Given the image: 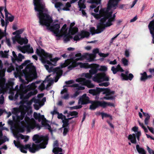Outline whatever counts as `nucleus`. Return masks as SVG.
Segmentation results:
<instances>
[{"instance_id":"5701e85b","label":"nucleus","mask_w":154,"mask_h":154,"mask_svg":"<svg viewBox=\"0 0 154 154\" xmlns=\"http://www.w3.org/2000/svg\"><path fill=\"white\" fill-rule=\"evenodd\" d=\"M136 136V134H130L128 136V139L130 140L131 143L136 144L137 143Z\"/></svg>"},{"instance_id":"cd10ccee","label":"nucleus","mask_w":154,"mask_h":154,"mask_svg":"<svg viewBox=\"0 0 154 154\" xmlns=\"http://www.w3.org/2000/svg\"><path fill=\"white\" fill-rule=\"evenodd\" d=\"M69 87L71 88H77V89L79 90H83L85 89L84 87L79 86V85L77 84H75L70 85H64L63 87Z\"/></svg>"},{"instance_id":"09e8293b","label":"nucleus","mask_w":154,"mask_h":154,"mask_svg":"<svg viewBox=\"0 0 154 154\" xmlns=\"http://www.w3.org/2000/svg\"><path fill=\"white\" fill-rule=\"evenodd\" d=\"M38 88L41 91L45 90V88L44 84L43 83H42L41 85L39 86Z\"/></svg>"},{"instance_id":"412c9836","label":"nucleus","mask_w":154,"mask_h":154,"mask_svg":"<svg viewBox=\"0 0 154 154\" xmlns=\"http://www.w3.org/2000/svg\"><path fill=\"white\" fill-rule=\"evenodd\" d=\"M53 72V73H56L57 75H61L62 74V71L60 69L59 67H57L53 68L52 67H50L49 72Z\"/></svg>"},{"instance_id":"f257e3e1","label":"nucleus","mask_w":154,"mask_h":154,"mask_svg":"<svg viewBox=\"0 0 154 154\" xmlns=\"http://www.w3.org/2000/svg\"><path fill=\"white\" fill-rule=\"evenodd\" d=\"M45 7L41 5L40 7L35 8V10L39 12L37 16L39 19V22L42 26H45L48 30L53 32L56 34V36L60 38L61 36L59 35L60 27L59 24H56L51 26V24L52 22V18L49 14L44 13Z\"/></svg>"},{"instance_id":"2eb2a0df","label":"nucleus","mask_w":154,"mask_h":154,"mask_svg":"<svg viewBox=\"0 0 154 154\" xmlns=\"http://www.w3.org/2000/svg\"><path fill=\"white\" fill-rule=\"evenodd\" d=\"M97 108L99 107H101L103 108H105L107 106L114 107V104L112 103L107 102L105 101H97Z\"/></svg>"},{"instance_id":"1a4fd4ad","label":"nucleus","mask_w":154,"mask_h":154,"mask_svg":"<svg viewBox=\"0 0 154 154\" xmlns=\"http://www.w3.org/2000/svg\"><path fill=\"white\" fill-rule=\"evenodd\" d=\"M24 120L26 122V128L27 132H29L31 129H32L36 126L37 124L34 119H31L28 116H26Z\"/></svg>"},{"instance_id":"4d7b16f0","label":"nucleus","mask_w":154,"mask_h":154,"mask_svg":"<svg viewBox=\"0 0 154 154\" xmlns=\"http://www.w3.org/2000/svg\"><path fill=\"white\" fill-rule=\"evenodd\" d=\"M5 35V32H2L0 29V40Z\"/></svg>"},{"instance_id":"052dcab7","label":"nucleus","mask_w":154,"mask_h":154,"mask_svg":"<svg viewBox=\"0 0 154 154\" xmlns=\"http://www.w3.org/2000/svg\"><path fill=\"white\" fill-rule=\"evenodd\" d=\"M119 34H117L116 35L115 37H113V38H112L111 40H110V42H109V45H111V44H112V43H113V41L119 35Z\"/></svg>"},{"instance_id":"f8f14e48","label":"nucleus","mask_w":154,"mask_h":154,"mask_svg":"<svg viewBox=\"0 0 154 154\" xmlns=\"http://www.w3.org/2000/svg\"><path fill=\"white\" fill-rule=\"evenodd\" d=\"M86 0H79L78 2V4L80 8L79 11H81L82 9H85L86 6L85 4ZM87 2L91 4H95L98 5L100 3V1L98 0H88Z\"/></svg>"},{"instance_id":"72a5a7b5","label":"nucleus","mask_w":154,"mask_h":154,"mask_svg":"<svg viewBox=\"0 0 154 154\" xmlns=\"http://www.w3.org/2000/svg\"><path fill=\"white\" fill-rule=\"evenodd\" d=\"M103 14V12H101L100 11V14H97L94 13H92V15L96 19H100Z\"/></svg>"},{"instance_id":"9d476101","label":"nucleus","mask_w":154,"mask_h":154,"mask_svg":"<svg viewBox=\"0 0 154 154\" xmlns=\"http://www.w3.org/2000/svg\"><path fill=\"white\" fill-rule=\"evenodd\" d=\"M93 80L98 83H100L103 81H108L109 78L106 76L105 72L99 73L95 75Z\"/></svg>"},{"instance_id":"49530a36","label":"nucleus","mask_w":154,"mask_h":154,"mask_svg":"<svg viewBox=\"0 0 154 154\" xmlns=\"http://www.w3.org/2000/svg\"><path fill=\"white\" fill-rule=\"evenodd\" d=\"M69 131V127H68V128H64L63 132V136H66L67 133Z\"/></svg>"},{"instance_id":"8fccbe9b","label":"nucleus","mask_w":154,"mask_h":154,"mask_svg":"<svg viewBox=\"0 0 154 154\" xmlns=\"http://www.w3.org/2000/svg\"><path fill=\"white\" fill-rule=\"evenodd\" d=\"M109 85V82H105L100 83L99 84V85L100 86L107 87Z\"/></svg>"},{"instance_id":"7c9ffc66","label":"nucleus","mask_w":154,"mask_h":154,"mask_svg":"<svg viewBox=\"0 0 154 154\" xmlns=\"http://www.w3.org/2000/svg\"><path fill=\"white\" fill-rule=\"evenodd\" d=\"M107 22L105 24L103 28V31L105 29L106 27H109L113 25L112 22H113L109 18L108 19Z\"/></svg>"},{"instance_id":"e2e57ef3","label":"nucleus","mask_w":154,"mask_h":154,"mask_svg":"<svg viewBox=\"0 0 154 154\" xmlns=\"http://www.w3.org/2000/svg\"><path fill=\"white\" fill-rule=\"evenodd\" d=\"M23 31V29H21L16 31V32H17V35H19L21 34Z\"/></svg>"},{"instance_id":"6ab92c4d","label":"nucleus","mask_w":154,"mask_h":154,"mask_svg":"<svg viewBox=\"0 0 154 154\" xmlns=\"http://www.w3.org/2000/svg\"><path fill=\"white\" fill-rule=\"evenodd\" d=\"M120 1V0H109L108 3V8L110 9L112 8L115 7Z\"/></svg>"},{"instance_id":"6e6d98bb","label":"nucleus","mask_w":154,"mask_h":154,"mask_svg":"<svg viewBox=\"0 0 154 154\" xmlns=\"http://www.w3.org/2000/svg\"><path fill=\"white\" fill-rule=\"evenodd\" d=\"M147 149L149 154H154V150L150 149L148 146H147Z\"/></svg>"},{"instance_id":"4be33fe9","label":"nucleus","mask_w":154,"mask_h":154,"mask_svg":"<svg viewBox=\"0 0 154 154\" xmlns=\"http://www.w3.org/2000/svg\"><path fill=\"white\" fill-rule=\"evenodd\" d=\"M120 76L122 80H129L131 81L134 78V75L132 73H129L128 75H125L124 73H122Z\"/></svg>"},{"instance_id":"c756f323","label":"nucleus","mask_w":154,"mask_h":154,"mask_svg":"<svg viewBox=\"0 0 154 154\" xmlns=\"http://www.w3.org/2000/svg\"><path fill=\"white\" fill-rule=\"evenodd\" d=\"M23 49H24L28 53H33V50L32 47H30V45H27L24 47L23 48Z\"/></svg>"},{"instance_id":"ea45409f","label":"nucleus","mask_w":154,"mask_h":154,"mask_svg":"<svg viewBox=\"0 0 154 154\" xmlns=\"http://www.w3.org/2000/svg\"><path fill=\"white\" fill-rule=\"evenodd\" d=\"M62 122L63 123V127L68 128V127H69V123L68 122L66 121V119H64L62 120Z\"/></svg>"},{"instance_id":"423d86ee","label":"nucleus","mask_w":154,"mask_h":154,"mask_svg":"<svg viewBox=\"0 0 154 154\" xmlns=\"http://www.w3.org/2000/svg\"><path fill=\"white\" fill-rule=\"evenodd\" d=\"M88 97L87 96L86 94L82 95L79 100V103H81L82 105L87 104L91 103V105L90 106L89 109L91 110H94L97 108V101L90 100Z\"/></svg>"},{"instance_id":"a878e982","label":"nucleus","mask_w":154,"mask_h":154,"mask_svg":"<svg viewBox=\"0 0 154 154\" xmlns=\"http://www.w3.org/2000/svg\"><path fill=\"white\" fill-rule=\"evenodd\" d=\"M78 31V28L77 27H69V33L71 35H75Z\"/></svg>"},{"instance_id":"de8ad7c7","label":"nucleus","mask_w":154,"mask_h":154,"mask_svg":"<svg viewBox=\"0 0 154 154\" xmlns=\"http://www.w3.org/2000/svg\"><path fill=\"white\" fill-rule=\"evenodd\" d=\"M14 67L12 65H11L7 69V72H11L13 70H14Z\"/></svg>"},{"instance_id":"c03bdc74","label":"nucleus","mask_w":154,"mask_h":154,"mask_svg":"<svg viewBox=\"0 0 154 154\" xmlns=\"http://www.w3.org/2000/svg\"><path fill=\"white\" fill-rule=\"evenodd\" d=\"M78 112L76 111H73L72 112H69V115H70V116H75L74 117H75V118H76L78 117Z\"/></svg>"},{"instance_id":"338daca9","label":"nucleus","mask_w":154,"mask_h":154,"mask_svg":"<svg viewBox=\"0 0 154 154\" xmlns=\"http://www.w3.org/2000/svg\"><path fill=\"white\" fill-rule=\"evenodd\" d=\"M53 146L54 147H58L59 146L58 141L56 140L54 142L53 144Z\"/></svg>"},{"instance_id":"13d9d810","label":"nucleus","mask_w":154,"mask_h":154,"mask_svg":"<svg viewBox=\"0 0 154 154\" xmlns=\"http://www.w3.org/2000/svg\"><path fill=\"white\" fill-rule=\"evenodd\" d=\"M111 70L112 71L114 74H116L117 72H118L116 68L114 66L112 67Z\"/></svg>"},{"instance_id":"7ed1b4c3","label":"nucleus","mask_w":154,"mask_h":154,"mask_svg":"<svg viewBox=\"0 0 154 154\" xmlns=\"http://www.w3.org/2000/svg\"><path fill=\"white\" fill-rule=\"evenodd\" d=\"M103 92L102 94H105L106 96L103 97L101 99L106 100H112L114 98L113 96H110L115 94L114 91H111L109 88H100L97 87L96 89H89L88 92L93 96H95V99L98 100L99 99L100 93Z\"/></svg>"},{"instance_id":"680f3d73","label":"nucleus","mask_w":154,"mask_h":154,"mask_svg":"<svg viewBox=\"0 0 154 154\" xmlns=\"http://www.w3.org/2000/svg\"><path fill=\"white\" fill-rule=\"evenodd\" d=\"M141 135V132L140 131H137L136 133V138H137V140L138 141L140 140V136Z\"/></svg>"},{"instance_id":"f3484780","label":"nucleus","mask_w":154,"mask_h":154,"mask_svg":"<svg viewBox=\"0 0 154 154\" xmlns=\"http://www.w3.org/2000/svg\"><path fill=\"white\" fill-rule=\"evenodd\" d=\"M18 38L19 39L17 40V42L18 43L21 45L23 44H26L28 42V41L26 38H21L20 36L17 37V36H15L14 38H13V41L14 42L15 41L17 40Z\"/></svg>"},{"instance_id":"a19ab883","label":"nucleus","mask_w":154,"mask_h":154,"mask_svg":"<svg viewBox=\"0 0 154 154\" xmlns=\"http://www.w3.org/2000/svg\"><path fill=\"white\" fill-rule=\"evenodd\" d=\"M24 57L21 54H18V57L16 59V60L18 62H21L22 61V60L24 59Z\"/></svg>"},{"instance_id":"f03ea898","label":"nucleus","mask_w":154,"mask_h":154,"mask_svg":"<svg viewBox=\"0 0 154 154\" xmlns=\"http://www.w3.org/2000/svg\"><path fill=\"white\" fill-rule=\"evenodd\" d=\"M20 80L22 84L20 85V90L17 91L14 97L15 100H17L19 95H20V99L21 100L20 103L21 104L23 105L26 101V99H28L31 96L35 95L36 94V92L35 91H31L26 95H24V94L30 90L31 86L29 85L27 86L25 85V84H27L26 83V81H25L21 79H20Z\"/></svg>"},{"instance_id":"a211bd4d","label":"nucleus","mask_w":154,"mask_h":154,"mask_svg":"<svg viewBox=\"0 0 154 154\" xmlns=\"http://www.w3.org/2000/svg\"><path fill=\"white\" fill-rule=\"evenodd\" d=\"M98 67L99 65L97 64H91V69L89 70V72L92 75L96 74L98 71Z\"/></svg>"},{"instance_id":"4c0bfd02","label":"nucleus","mask_w":154,"mask_h":154,"mask_svg":"<svg viewBox=\"0 0 154 154\" xmlns=\"http://www.w3.org/2000/svg\"><path fill=\"white\" fill-rule=\"evenodd\" d=\"M67 25L66 24H64L62 27L61 29V32L63 34L67 33V28H66Z\"/></svg>"},{"instance_id":"e433bc0d","label":"nucleus","mask_w":154,"mask_h":154,"mask_svg":"<svg viewBox=\"0 0 154 154\" xmlns=\"http://www.w3.org/2000/svg\"><path fill=\"white\" fill-rule=\"evenodd\" d=\"M99 114H101L102 117V118L103 119L104 117H109V119L111 121H112V116H110L109 114H108L106 113H99Z\"/></svg>"},{"instance_id":"3c124183","label":"nucleus","mask_w":154,"mask_h":154,"mask_svg":"<svg viewBox=\"0 0 154 154\" xmlns=\"http://www.w3.org/2000/svg\"><path fill=\"white\" fill-rule=\"evenodd\" d=\"M3 94H2L0 97V104H2L4 102V97L3 96Z\"/></svg>"},{"instance_id":"0eeeda50","label":"nucleus","mask_w":154,"mask_h":154,"mask_svg":"<svg viewBox=\"0 0 154 154\" xmlns=\"http://www.w3.org/2000/svg\"><path fill=\"white\" fill-rule=\"evenodd\" d=\"M103 17L101 18L100 22L97 25L96 29L94 27H92L90 28V32L92 35L99 33L103 31V28L105 24V23L108 19L103 13L101 16V17Z\"/></svg>"},{"instance_id":"58836bf2","label":"nucleus","mask_w":154,"mask_h":154,"mask_svg":"<svg viewBox=\"0 0 154 154\" xmlns=\"http://www.w3.org/2000/svg\"><path fill=\"white\" fill-rule=\"evenodd\" d=\"M71 6L70 3L68 2L66 4L65 7H64L62 9L64 11H69L70 10L69 8H70Z\"/></svg>"},{"instance_id":"ddd939ff","label":"nucleus","mask_w":154,"mask_h":154,"mask_svg":"<svg viewBox=\"0 0 154 154\" xmlns=\"http://www.w3.org/2000/svg\"><path fill=\"white\" fill-rule=\"evenodd\" d=\"M77 82H80V84L82 85L87 86L89 88H94V85L91 83V81L89 80H87L83 78H80L76 79Z\"/></svg>"},{"instance_id":"bb28decb","label":"nucleus","mask_w":154,"mask_h":154,"mask_svg":"<svg viewBox=\"0 0 154 154\" xmlns=\"http://www.w3.org/2000/svg\"><path fill=\"white\" fill-rule=\"evenodd\" d=\"M136 148L138 152L140 154H146V152L143 148L140 147L139 145L137 144Z\"/></svg>"},{"instance_id":"864d4df0","label":"nucleus","mask_w":154,"mask_h":154,"mask_svg":"<svg viewBox=\"0 0 154 154\" xmlns=\"http://www.w3.org/2000/svg\"><path fill=\"white\" fill-rule=\"evenodd\" d=\"M116 68L117 69V70L119 71H120L121 72H124V70L122 69V68L121 67L120 65L119 64H118L117 65Z\"/></svg>"},{"instance_id":"39448f33","label":"nucleus","mask_w":154,"mask_h":154,"mask_svg":"<svg viewBox=\"0 0 154 154\" xmlns=\"http://www.w3.org/2000/svg\"><path fill=\"white\" fill-rule=\"evenodd\" d=\"M82 57L76 58L74 59L73 58H71L70 59H67L65 60L64 63L61 64V67L62 68L65 67L68 65H69L67 67L69 70H71L73 68L76 67L79 65H80V67L81 68H84L85 69L90 68L91 66V64H89L87 63H77V61L79 60H82Z\"/></svg>"},{"instance_id":"5fc2aeb1","label":"nucleus","mask_w":154,"mask_h":154,"mask_svg":"<svg viewBox=\"0 0 154 154\" xmlns=\"http://www.w3.org/2000/svg\"><path fill=\"white\" fill-rule=\"evenodd\" d=\"M92 75L90 73H87L85 74V77L88 79H91Z\"/></svg>"},{"instance_id":"6e6552de","label":"nucleus","mask_w":154,"mask_h":154,"mask_svg":"<svg viewBox=\"0 0 154 154\" xmlns=\"http://www.w3.org/2000/svg\"><path fill=\"white\" fill-rule=\"evenodd\" d=\"M48 137L47 136L41 137L35 141L36 143H40L39 144H35L33 143L32 146H35L37 149L45 148L46 147V145L48 143Z\"/></svg>"},{"instance_id":"79ce46f5","label":"nucleus","mask_w":154,"mask_h":154,"mask_svg":"<svg viewBox=\"0 0 154 154\" xmlns=\"http://www.w3.org/2000/svg\"><path fill=\"white\" fill-rule=\"evenodd\" d=\"M5 82V79L3 78H0V86L1 87H3Z\"/></svg>"},{"instance_id":"20e7f679","label":"nucleus","mask_w":154,"mask_h":154,"mask_svg":"<svg viewBox=\"0 0 154 154\" xmlns=\"http://www.w3.org/2000/svg\"><path fill=\"white\" fill-rule=\"evenodd\" d=\"M30 60H26L22 64L24 66L27 65L23 72L26 84H28L37 76L35 67L32 63L30 64Z\"/></svg>"},{"instance_id":"2f4dec72","label":"nucleus","mask_w":154,"mask_h":154,"mask_svg":"<svg viewBox=\"0 0 154 154\" xmlns=\"http://www.w3.org/2000/svg\"><path fill=\"white\" fill-rule=\"evenodd\" d=\"M141 76L140 78V80L141 81L145 82L147 79V75L146 72H144L143 73H141Z\"/></svg>"},{"instance_id":"c9c22d12","label":"nucleus","mask_w":154,"mask_h":154,"mask_svg":"<svg viewBox=\"0 0 154 154\" xmlns=\"http://www.w3.org/2000/svg\"><path fill=\"white\" fill-rule=\"evenodd\" d=\"M103 13L104 14L107 18L109 19L112 16V11L110 12H105L103 11Z\"/></svg>"},{"instance_id":"9b49d317","label":"nucleus","mask_w":154,"mask_h":154,"mask_svg":"<svg viewBox=\"0 0 154 154\" xmlns=\"http://www.w3.org/2000/svg\"><path fill=\"white\" fill-rule=\"evenodd\" d=\"M44 56H45V58L43 59L42 63L44 64L47 63L50 66L53 65L50 61L56 63L59 59V58L57 57L53 59L52 55L48 53V54H45V55Z\"/></svg>"},{"instance_id":"603ef678","label":"nucleus","mask_w":154,"mask_h":154,"mask_svg":"<svg viewBox=\"0 0 154 154\" xmlns=\"http://www.w3.org/2000/svg\"><path fill=\"white\" fill-rule=\"evenodd\" d=\"M34 146H33L32 147H30L29 149V151L32 153H35L36 152V150H39V149H37L36 148H34L33 147Z\"/></svg>"},{"instance_id":"a18cd8bd","label":"nucleus","mask_w":154,"mask_h":154,"mask_svg":"<svg viewBox=\"0 0 154 154\" xmlns=\"http://www.w3.org/2000/svg\"><path fill=\"white\" fill-rule=\"evenodd\" d=\"M107 68L106 66H101L100 68L98 67V71H106L107 70Z\"/></svg>"},{"instance_id":"774afa93","label":"nucleus","mask_w":154,"mask_h":154,"mask_svg":"<svg viewBox=\"0 0 154 154\" xmlns=\"http://www.w3.org/2000/svg\"><path fill=\"white\" fill-rule=\"evenodd\" d=\"M39 138V136L38 135L36 134L34 135L33 136L32 139L33 141H35L37 140L38 138Z\"/></svg>"},{"instance_id":"4468645a","label":"nucleus","mask_w":154,"mask_h":154,"mask_svg":"<svg viewBox=\"0 0 154 154\" xmlns=\"http://www.w3.org/2000/svg\"><path fill=\"white\" fill-rule=\"evenodd\" d=\"M90 35L89 33L87 31L82 30L81 33L75 36L73 39L75 41H78L85 37H88Z\"/></svg>"},{"instance_id":"393cba45","label":"nucleus","mask_w":154,"mask_h":154,"mask_svg":"<svg viewBox=\"0 0 154 154\" xmlns=\"http://www.w3.org/2000/svg\"><path fill=\"white\" fill-rule=\"evenodd\" d=\"M63 35L64 41L65 42H67L69 41L70 39L73 38V37L69 33L63 34Z\"/></svg>"},{"instance_id":"dca6fc26","label":"nucleus","mask_w":154,"mask_h":154,"mask_svg":"<svg viewBox=\"0 0 154 154\" xmlns=\"http://www.w3.org/2000/svg\"><path fill=\"white\" fill-rule=\"evenodd\" d=\"M148 27L152 37V43L154 44V19L150 22Z\"/></svg>"},{"instance_id":"aec40b11","label":"nucleus","mask_w":154,"mask_h":154,"mask_svg":"<svg viewBox=\"0 0 154 154\" xmlns=\"http://www.w3.org/2000/svg\"><path fill=\"white\" fill-rule=\"evenodd\" d=\"M33 116L36 120H38L39 122H40L42 120V122L45 121H46V119L45 118L44 115H41L40 113H37L36 112H34L33 113Z\"/></svg>"},{"instance_id":"f704fd0d","label":"nucleus","mask_w":154,"mask_h":154,"mask_svg":"<svg viewBox=\"0 0 154 154\" xmlns=\"http://www.w3.org/2000/svg\"><path fill=\"white\" fill-rule=\"evenodd\" d=\"M62 149L59 147H54L53 150V152L54 154L58 153L59 152H62Z\"/></svg>"},{"instance_id":"c85d7f7f","label":"nucleus","mask_w":154,"mask_h":154,"mask_svg":"<svg viewBox=\"0 0 154 154\" xmlns=\"http://www.w3.org/2000/svg\"><path fill=\"white\" fill-rule=\"evenodd\" d=\"M33 3L35 6V9L40 7L41 5L43 6H44L41 3V0H33Z\"/></svg>"},{"instance_id":"473e14b6","label":"nucleus","mask_w":154,"mask_h":154,"mask_svg":"<svg viewBox=\"0 0 154 154\" xmlns=\"http://www.w3.org/2000/svg\"><path fill=\"white\" fill-rule=\"evenodd\" d=\"M54 5L55 7L57 9L58 11H60V9H61L60 7L63 6V5L60 2H57L55 3Z\"/></svg>"},{"instance_id":"b1692460","label":"nucleus","mask_w":154,"mask_h":154,"mask_svg":"<svg viewBox=\"0 0 154 154\" xmlns=\"http://www.w3.org/2000/svg\"><path fill=\"white\" fill-rule=\"evenodd\" d=\"M36 53L38 55H41V60L42 62L43 59L45 58V56L44 55H45V54H48L45 52L44 50L42 49L40 50L37 49Z\"/></svg>"},{"instance_id":"37998d69","label":"nucleus","mask_w":154,"mask_h":154,"mask_svg":"<svg viewBox=\"0 0 154 154\" xmlns=\"http://www.w3.org/2000/svg\"><path fill=\"white\" fill-rule=\"evenodd\" d=\"M122 61L124 66H127L128 65V60L125 58H123L122 59Z\"/></svg>"},{"instance_id":"0e129e2a","label":"nucleus","mask_w":154,"mask_h":154,"mask_svg":"<svg viewBox=\"0 0 154 154\" xmlns=\"http://www.w3.org/2000/svg\"><path fill=\"white\" fill-rule=\"evenodd\" d=\"M125 55L126 57H128L130 55V53L129 51L126 49L125 51Z\"/></svg>"},{"instance_id":"bf43d9fd","label":"nucleus","mask_w":154,"mask_h":154,"mask_svg":"<svg viewBox=\"0 0 154 154\" xmlns=\"http://www.w3.org/2000/svg\"><path fill=\"white\" fill-rule=\"evenodd\" d=\"M21 145L22 146L23 148H25V149H29L31 147V145L29 144H26L25 146H24L23 145Z\"/></svg>"},{"instance_id":"69168bd1","label":"nucleus","mask_w":154,"mask_h":154,"mask_svg":"<svg viewBox=\"0 0 154 154\" xmlns=\"http://www.w3.org/2000/svg\"><path fill=\"white\" fill-rule=\"evenodd\" d=\"M14 142L15 146L17 147H20V146L21 145L19 142H17L15 140H14Z\"/></svg>"}]
</instances>
